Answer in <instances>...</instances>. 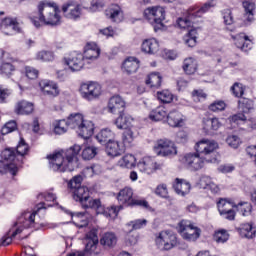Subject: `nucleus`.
I'll use <instances>...</instances> for the list:
<instances>
[{
	"label": "nucleus",
	"instance_id": "1",
	"mask_svg": "<svg viewBox=\"0 0 256 256\" xmlns=\"http://www.w3.org/2000/svg\"><path fill=\"white\" fill-rule=\"evenodd\" d=\"M81 151V146L75 144L66 151L61 150L47 156L49 167L52 171L65 173V171H75V159Z\"/></svg>",
	"mask_w": 256,
	"mask_h": 256
},
{
	"label": "nucleus",
	"instance_id": "2",
	"mask_svg": "<svg viewBox=\"0 0 256 256\" xmlns=\"http://www.w3.org/2000/svg\"><path fill=\"white\" fill-rule=\"evenodd\" d=\"M38 17H31L30 20L34 27L39 29L41 25L57 27L61 25V16L59 15V6L57 3L48 0H42L38 3Z\"/></svg>",
	"mask_w": 256,
	"mask_h": 256
},
{
	"label": "nucleus",
	"instance_id": "3",
	"mask_svg": "<svg viewBox=\"0 0 256 256\" xmlns=\"http://www.w3.org/2000/svg\"><path fill=\"white\" fill-rule=\"evenodd\" d=\"M41 209H47V206L44 202H41L39 204H37L36 206V210L31 212H24L17 220V222L15 223V226L18 225V227L16 228V230H14L11 234V230L8 232V237H4L2 239L1 245L3 247H7V245H11L13 238L17 237V235H19V233L23 232V229H29L31 227H35V217L37 215V213H39V211H41Z\"/></svg>",
	"mask_w": 256,
	"mask_h": 256
},
{
	"label": "nucleus",
	"instance_id": "4",
	"mask_svg": "<svg viewBox=\"0 0 256 256\" xmlns=\"http://www.w3.org/2000/svg\"><path fill=\"white\" fill-rule=\"evenodd\" d=\"M72 197L74 201H79L83 209H97L99 213L103 212L101 200L92 199L89 193V188L81 186L80 188L72 190Z\"/></svg>",
	"mask_w": 256,
	"mask_h": 256
},
{
	"label": "nucleus",
	"instance_id": "5",
	"mask_svg": "<svg viewBox=\"0 0 256 256\" xmlns=\"http://www.w3.org/2000/svg\"><path fill=\"white\" fill-rule=\"evenodd\" d=\"M0 160V173L1 175H5L6 173H10V175H17V171H19V164L17 161V153L13 148H5L1 152Z\"/></svg>",
	"mask_w": 256,
	"mask_h": 256
},
{
	"label": "nucleus",
	"instance_id": "6",
	"mask_svg": "<svg viewBox=\"0 0 256 256\" xmlns=\"http://www.w3.org/2000/svg\"><path fill=\"white\" fill-rule=\"evenodd\" d=\"M197 17L192 10L189 11L187 18H178L177 26L180 29H188V33L184 36L183 41L188 47H195L197 45V28L193 27V19Z\"/></svg>",
	"mask_w": 256,
	"mask_h": 256
},
{
	"label": "nucleus",
	"instance_id": "7",
	"mask_svg": "<svg viewBox=\"0 0 256 256\" xmlns=\"http://www.w3.org/2000/svg\"><path fill=\"white\" fill-rule=\"evenodd\" d=\"M196 153L200 155L206 163H215L217 158L215 157L216 149H219V143L215 140L202 139L196 143Z\"/></svg>",
	"mask_w": 256,
	"mask_h": 256
},
{
	"label": "nucleus",
	"instance_id": "8",
	"mask_svg": "<svg viewBox=\"0 0 256 256\" xmlns=\"http://www.w3.org/2000/svg\"><path fill=\"white\" fill-rule=\"evenodd\" d=\"M144 17L152 25L155 32L161 31L165 27V8L152 6L144 10Z\"/></svg>",
	"mask_w": 256,
	"mask_h": 256
},
{
	"label": "nucleus",
	"instance_id": "9",
	"mask_svg": "<svg viewBox=\"0 0 256 256\" xmlns=\"http://www.w3.org/2000/svg\"><path fill=\"white\" fill-rule=\"evenodd\" d=\"M79 93L85 101H95L101 97L103 90L98 82L88 81L80 85Z\"/></svg>",
	"mask_w": 256,
	"mask_h": 256
},
{
	"label": "nucleus",
	"instance_id": "10",
	"mask_svg": "<svg viewBox=\"0 0 256 256\" xmlns=\"http://www.w3.org/2000/svg\"><path fill=\"white\" fill-rule=\"evenodd\" d=\"M178 244L177 235L173 234V232L162 231L156 237V247H158L160 251H171V249H175V246Z\"/></svg>",
	"mask_w": 256,
	"mask_h": 256
},
{
	"label": "nucleus",
	"instance_id": "11",
	"mask_svg": "<svg viewBox=\"0 0 256 256\" xmlns=\"http://www.w3.org/2000/svg\"><path fill=\"white\" fill-rule=\"evenodd\" d=\"M179 233L186 241H197L201 237V229L189 220L179 222Z\"/></svg>",
	"mask_w": 256,
	"mask_h": 256
},
{
	"label": "nucleus",
	"instance_id": "12",
	"mask_svg": "<svg viewBox=\"0 0 256 256\" xmlns=\"http://www.w3.org/2000/svg\"><path fill=\"white\" fill-rule=\"evenodd\" d=\"M154 151L160 157H173L177 155V147L171 140L167 139L158 140L154 146Z\"/></svg>",
	"mask_w": 256,
	"mask_h": 256
},
{
	"label": "nucleus",
	"instance_id": "13",
	"mask_svg": "<svg viewBox=\"0 0 256 256\" xmlns=\"http://www.w3.org/2000/svg\"><path fill=\"white\" fill-rule=\"evenodd\" d=\"M182 162L190 171H199L200 169H203L205 165V159H203L197 152L186 154L183 157Z\"/></svg>",
	"mask_w": 256,
	"mask_h": 256
},
{
	"label": "nucleus",
	"instance_id": "14",
	"mask_svg": "<svg viewBox=\"0 0 256 256\" xmlns=\"http://www.w3.org/2000/svg\"><path fill=\"white\" fill-rule=\"evenodd\" d=\"M64 63L67 65L70 69V71H81L83 67H85V57H83V54L73 52L68 57L64 58Z\"/></svg>",
	"mask_w": 256,
	"mask_h": 256
},
{
	"label": "nucleus",
	"instance_id": "15",
	"mask_svg": "<svg viewBox=\"0 0 256 256\" xmlns=\"http://www.w3.org/2000/svg\"><path fill=\"white\" fill-rule=\"evenodd\" d=\"M62 13L66 19L77 21L81 17V6L74 1H68L62 5Z\"/></svg>",
	"mask_w": 256,
	"mask_h": 256
},
{
	"label": "nucleus",
	"instance_id": "16",
	"mask_svg": "<svg viewBox=\"0 0 256 256\" xmlns=\"http://www.w3.org/2000/svg\"><path fill=\"white\" fill-rule=\"evenodd\" d=\"M85 253L86 255H99L97 251V244L99 243V237L97 236V230L92 229L86 234L85 238Z\"/></svg>",
	"mask_w": 256,
	"mask_h": 256
},
{
	"label": "nucleus",
	"instance_id": "17",
	"mask_svg": "<svg viewBox=\"0 0 256 256\" xmlns=\"http://www.w3.org/2000/svg\"><path fill=\"white\" fill-rule=\"evenodd\" d=\"M138 169L142 173H147V175H151V173H155L157 169H161V165L157 164V161L152 157H144L137 164Z\"/></svg>",
	"mask_w": 256,
	"mask_h": 256
},
{
	"label": "nucleus",
	"instance_id": "18",
	"mask_svg": "<svg viewBox=\"0 0 256 256\" xmlns=\"http://www.w3.org/2000/svg\"><path fill=\"white\" fill-rule=\"evenodd\" d=\"M84 61L89 65L93 61H97L101 55V49L95 43H88L84 48Z\"/></svg>",
	"mask_w": 256,
	"mask_h": 256
},
{
	"label": "nucleus",
	"instance_id": "19",
	"mask_svg": "<svg viewBox=\"0 0 256 256\" xmlns=\"http://www.w3.org/2000/svg\"><path fill=\"white\" fill-rule=\"evenodd\" d=\"M39 87L43 95H47L48 97L59 96V86L51 80H41L39 82Z\"/></svg>",
	"mask_w": 256,
	"mask_h": 256
},
{
	"label": "nucleus",
	"instance_id": "20",
	"mask_svg": "<svg viewBox=\"0 0 256 256\" xmlns=\"http://www.w3.org/2000/svg\"><path fill=\"white\" fill-rule=\"evenodd\" d=\"M108 111L114 115H121L125 111V100L121 96H112L108 102Z\"/></svg>",
	"mask_w": 256,
	"mask_h": 256
},
{
	"label": "nucleus",
	"instance_id": "21",
	"mask_svg": "<svg viewBox=\"0 0 256 256\" xmlns=\"http://www.w3.org/2000/svg\"><path fill=\"white\" fill-rule=\"evenodd\" d=\"M232 39H234L236 47L241 49L242 51H249L253 48V41L249 39V36L244 33H240L236 36L232 35Z\"/></svg>",
	"mask_w": 256,
	"mask_h": 256
},
{
	"label": "nucleus",
	"instance_id": "22",
	"mask_svg": "<svg viewBox=\"0 0 256 256\" xmlns=\"http://www.w3.org/2000/svg\"><path fill=\"white\" fill-rule=\"evenodd\" d=\"M95 132V124L91 120H85L82 122V124L79 126L78 130H76V133L83 139H89V137L93 136V133Z\"/></svg>",
	"mask_w": 256,
	"mask_h": 256
},
{
	"label": "nucleus",
	"instance_id": "23",
	"mask_svg": "<svg viewBox=\"0 0 256 256\" xmlns=\"http://www.w3.org/2000/svg\"><path fill=\"white\" fill-rule=\"evenodd\" d=\"M2 30L5 33V35H13L14 33H19V22H17V19L15 18H5L2 20Z\"/></svg>",
	"mask_w": 256,
	"mask_h": 256
},
{
	"label": "nucleus",
	"instance_id": "24",
	"mask_svg": "<svg viewBox=\"0 0 256 256\" xmlns=\"http://www.w3.org/2000/svg\"><path fill=\"white\" fill-rule=\"evenodd\" d=\"M117 199L121 205H135V200L133 199V189L125 187L118 193Z\"/></svg>",
	"mask_w": 256,
	"mask_h": 256
},
{
	"label": "nucleus",
	"instance_id": "25",
	"mask_svg": "<svg viewBox=\"0 0 256 256\" xmlns=\"http://www.w3.org/2000/svg\"><path fill=\"white\" fill-rule=\"evenodd\" d=\"M173 187L177 195H181L182 197H185L191 191V184L185 179L176 178Z\"/></svg>",
	"mask_w": 256,
	"mask_h": 256
},
{
	"label": "nucleus",
	"instance_id": "26",
	"mask_svg": "<svg viewBox=\"0 0 256 256\" xmlns=\"http://www.w3.org/2000/svg\"><path fill=\"white\" fill-rule=\"evenodd\" d=\"M240 237L244 239H253L256 235V228L251 223L241 224L240 227L236 228Z\"/></svg>",
	"mask_w": 256,
	"mask_h": 256
},
{
	"label": "nucleus",
	"instance_id": "27",
	"mask_svg": "<svg viewBox=\"0 0 256 256\" xmlns=\"http://www.w3.org/2000/svg\"><path fill=\"white\" fill-rule=\"evenodd\" d=\"M166 121L170 127H183V114L177 110L170 111Z\"/></svg>",
	"mask_w": 256,
	"mask_h": 256
},
{
	"label": "nucleus",
	"instance_id": "28",
	"mask_svg": "<svg viewBox=\"0 0 256 256\" xmlns=\"http://www.w3.org/2000/svg\"><path fill=\"white\" fill-rule=\"evenodd\" d=\"M142 51L148 55H155L159 51V42L155 38L144 40L142 43Z\"/></svg>",
	"mask_w": 256,
	"mask_h": 256
},
{
	"label": "nucleus",
	"instance_id": "29",
	"mask_svg": "<svg viewBox=\"0 0 256 256\" xmlns=\"http://www.w3.org/2000/svg\"><path fill=\"white\" fill-rule=\"evenodd\" d=\"M33 103L22 100L16 103L15 114L16 115H31L33 113Z\"/></svg>",
	"mask_w": 256,
	"mask_h": 256
},
{
	"label": "nucleus",
	"instance_id": "30",
	"mask_svg": "<svg viewBox=\"0 0 256 256\" xmlns=\"http://www.w3.org/2000/svg\"><path fill=\"white\" fill-rule=\"evenodd\" d=\"M108 19H111L114 23H121L123 19V11L117 4H113L106 12Z\"/></svg>",
	"mask_w": 256,
	"mask_h": 256
},
{
	"label": "nucleus",
	"instance_id": "31",
	"mask_svg": "<svg viewBox=\"0 0 256 256\" xmlns=\"http://www.w3.org/2000/svg\"><path fill=\"white\" fill-rule=\"evenodd\" d=\"M85 121V117L81 113H72L67 118V125L70 127V129H76L78 130L81 125H83V122Z\"/></svg>",
	"mask_w": 256,
	"mask_h": 256
},
{
	"label": "nucleus",
	"instance_id": "32",
	"mask_svg": "<svg viewBox=\"0 0 256 256\" xmlns=\"http://www.w3.org/2000/svg\"><path fill=\"white\" fill-rule=\"evenodd\" d=\"M106 153L108 157H119L121 155V144L117 140H110L106 143Z\"/></svg>",
	"mask_w": 256,
	"mask_h": 256
},
{
	"label": "nucleus",
	"instance_id": "33",
	"mask_svg": "<svg viewBox=\"0 0 256 256\" xmlns=\"http://www.w3.org/2000/svg\"><path fill=\"white\" fill-rule=\"evenodd\" d=\"M167 108L165 106H159L156 109L152 110L151 113L149 114V119L152 121H167Z\"/></svg>",
	"mask_w": 256,
	"mask_h": 256
},
{
	"label": "nucleus",
	"instance_id": "34",
	"mask_svg": "<svg viewBox=\"0 0 256 256\" xmlns=\"http://www.w3.org/2000/svg\"><path fill=\"white\" fill-rule=\"evenodd\" d=\"M123 69L126 71V73H128V75L137 73V69H139L138 59L135 57L127 58L123 63Z\"/></svg>",
	"mask_w": 256,
	"mask_h": 256
},
{
	"label": "nucleus",
	"instance_id": "35",
	"mask_svg": "<svg viewBox=\"0 0 256 256\" xmlns=\"http://www.w3.org/2000/svg\"><path fill=\"white\" fill-rule=\"evenodd\" d=\"M135 137H137V128L135 126H131L129 129L124 130L122 134V141L126 147H129L133 141H135Z\"/></svg>",
	"mask_w": 256,
	"mask_h": 256
},
{
	"label": "nucleus",
	"instance_id": "36",
	"mask_svg": "<svg viewBox=\"0 0 256 256\" xmlns=\"http://www.w3.org/2000/svg\"><path fill=\"white\" fill-rule=\"evenodd\" d=\"M244 9H245V17H246V21H245V25H251V23H253L254 21V17H253V11H255V3L250 2L249 0H244L242 3Z\"/></svg>",
	"mask_w": 256,
	"mask_h": 256
},
{
	"label": "nucleus",
	"instance_id": "37",
	"mask_svg": "<svg viewBox=\"0 0 256 256\" xmlns=\"http://www.w3.org/2000/svg\"><path fill=\"white\" fill-rule=\"evenodd\" d=\"M100 244L103 247H115L117 245V235L113 232L104 233L100 239Z\"/></svg>",
	"mask_w": 256,
	"mask_h": 256
},
{
	"label": "nucleus",
	"instance_id": "38",
	"mask_svg": "<svg viewBox=\"0 0 256 256\" xmlns=\"http://www.w3.org/2000/svg\"><path fill=\"white\" fill-rule=\"evenodd\" d=\"M197 67V60H195V58L189 57L184 59L182 68L186 75H194L197 71Z\"/></svg>",
	"mask_w": 256,
	"mask_h": 256
},
{
	"label": "nucleus",
	"instance_id": "39",
	"mask_svg": "<svg viewBox=\"0 0 256 256\" xmlns=\"http://www.w3.org/2000/svg\"><path fill=\"white\" fill-rule=\"evenodd\" d=\"M133 117L124 116L123 113L116 119L115 124L118 129H131L133 127Z\"/></svg>",
	"mask_w": 256,
	"mask_h": 256
},
{
	"label": "nucleus",
	"instance_id": "40",
	"mask_svg": "<svg viewBox=\"0 0 256 256\" xmlns=\"http://www.w3.org/2000/svg\"><path fill=\"white\" fill-rule=\"evenodd\" d=\"M136 163L137 159L133 154H126L118 161L119 167H122L123 169H133Z\"/></svg>",
	"mask_w": 256,
	"mask_h": 256
},
{
	"label": "nucleus",
	"instance_id": "41",
	"mask_svg": "<svg viewBox=\"0 0 256 256\" xmlns=\"http://www.w3.org/2000/svg\"><path fill=\"white\" fill-rule=\"evenodd\" d=\"M162 81L163 77H161L159 72H152L146 80V85H150V87L153 89H159V87H161Z\"/></svg>",
	"mask_w": 256,
	"mask_h": 256
},
{
	"label": "nucleus",
	"instance_id": "42",
	"mask_svg": "<svg viewBox=\"0 0 256 256\" xmlns=\"http://www.w3.org/2000/svg\"><path fill=\"white\" fill-rule=\"evenodd\" d=\"M113 137H115V132L109 128L102 129L97 135L96 139L100 143H109V141H113Z\"/></svg>",
	"mask_w": 256,
	"mask_h": 256
},
{
	"label": "nucleus",
	"instance_id": "43",
	"mask_svg": "<svg viewBox=\"0 0 256 256\" xmlns=\"http://www.w3.org/2000/svg\"><path fill=\"white\" fill-rule=\"evenodd\" d=\"M36 59L44 63H51V61H55V53L53 51L42 50L36 54Z\"/></svg>",
	"mask_w": 256,
	"mask_h": 256
},
{
	"label": "nucleus",
	"instance_id": "44",
	"mask_svg": "<svg viewBox=\"0 0 256 256\" xmlns=\"http://www.w3.org/2000/svg\"><path fill=\"white\" fill-rule=\"evenodd\" d=\"M101 207H102V212H99L97 208H93V211H95L97 215H105V217H117L119 213V210H117V207L115 206L105 209V206L101 204Z\"/></svg>",
	"mask_w": 256,
	"mask_h": 256
},
{
	"label": "nucleus",
	"instance_id": "45",
	"mask_svg": "<svg viewBox=\"0 0 256 256\" xmlns=\"http://www.w3.org/2000/svg\"><path fill=\"white\" fill-rule=\"evenodd\" d=\"M27 151H29V146L25 143V140L21 139L16 147L17 161H21V159L27 155Z\"/></svg>",
	"mask_w": 256,
	"mask_h": 256
},
{
	"label": "nucleus",
	"instance_id": "46",
	"mask_svg": "<svg viewBox=\"0 0 256 256\" xmlns=\"http://www.w3.org/2000/svg\"><path fill=\"white\" fill-rule=\"evenodd\" d=\"M213 239L216 243H227L229 241V232L225 229L217 230L213 235Z\"/></svg>",
	"mask_w": 256,
	"mask_h": 256
},
{
	"label": "nucleus",
	"instance_id": "47",
	"mask_svg": "<svg viewBox=\"0 0 256 256\" xmlns=\"http://www.w3.org/2000/svg\"><path fill=\"white\" fill-rule=\"evenodd\" d=\"M238 107L243 113H249V111L253 110V100L249 98H240Z\"/></svg>",
	"mask_w": 256,
	"mask_h": 256
},
{
	"label": "nucleus",
	"instance_id": "48",
	"mask_svg": "<svg viewBox=\"0 0 256 256\" xmlns=\"http://www.w3.org/2000/svg\"><path fill=\"white\" fill-rule=\"evenodd\" d=\"M230 91H232V94L234 95V97H237L238 99H242L243 95H245V86H243L239 82H236L231 86Z\"/></svg>",
	"mask_w": 256,
	"mask_h": 256
},
{
	"label": "nucleus",
	"instance_id": "49",
	"mask_svg": "<svg viewBox=\"0 0 256 256\" xmlns=\"http://www.w3.org/2000/svg\"><path fill=\"white\" fill-rule=\"evenodd\" d=\"M97 155V148L95 146H87L82 151V158L85 161H91Z\"/></svg>",
	"mask_w": 256,
	"mask_h": 256
},
{
	"label": "nucleus",
	"instance_id": "50",
	"mask_svg": "<svg viewBox=\"0 0 256 256\" xmlns=\"http://www.w3.org/2000/svg\"><path fill=\"white\" fill-rule=\"evenodd\" d=\"M205 125L206 131H209L210 129L212 131H218L223 124L218 120V118H211L205 121Z\"/></svg>",
	"mask_w": 256,
	"mask_h": 256
},
{
	"label": "nucleus",
	"instance_id": "51",
	"mask_svg": "<svg viewBox=\"0 0 256 256\" xmlns=\"http://www.w3.org/2000/svg\"><path fill=\"white\" fill-rule=\"evenodd\" d=\"M217 207H218L219 213H227V211H231L233 209V204L227 201V199L221 198L217 202Z\"/></svg>",
	"mask_w": 256,
	"mask_h": 256
},
{
	"label": "nucleus",
	"instance_id": "52",
	"mask_svg": "<svg viewBox=\"0 0 256 256\" xmlns=\"http://www.w3.org/2000/svg\"><path fill=\"white\" fill-rule=\"evenodd\" d=\"M227 107V104L223 100H218L213 103H211L208 106L209 111H212V113H220V111H225Z\"/></svg>",
	"mask_w": 256,
	"mask_h": 256
},
{
	"label": "nucleus",
	"instance_id": "53",
	"mask_svg": "<svg viewBox=\"0 0 256 256\" xmlns=\"http://www.w3.org/2000/svg\"><path fill=\"white\" fill-rule=\"evenodd\" d=\"M68 127L67 120H59L54 126V133L56 135H63V133H67Z\"/></svg>",
	"mask_w": 256,
	"mask_h": 256
},
{
	"label": "nucleus",
	"instance_id": "54",
	"mask_svg": "<svg viewBox=\"0 0 256 256\" xmlns=\"http://www.w3.org/2000/svg\"><path fill=\"white\" fill-rule=\"evenodd\" d=\"M17 130V122L11 120L7 122L1 129L2 135H9V133H13V131Z\"/></svg>",
	"mask_w": 256,
	"mask_h": 256
},
{
	"label": "nucleus",
	"instance_id": "55",
	"mask_svg": "<svg viewBox=\"0 0 256 256\" xmlns=\"http://www.w3.org/2000/svg\"><path fill=\"white\" fill-rule=\"evenodd\" d=\"M157 97L162 103H171V101H173V94L169 92V90L158 92Z\"/></svg>",
	"mask_w": 256,
	"mask_h": 256
},
{
	"label": "nucleus",
	"instance_id": "56",
	"mask_svg": "<svg viewBox=\"0 0 256 256\" xmlns=\"http://www.w3.org/2000/svg\"><path fill=\"white\" fill-rule=\"evenodd\" d=\"M215 0H210V2L205 3L201 8L198 10H192L194 13L195 17H201V13H207L211 7H215V4L213 3Z\"/></svg>",
	"mask_w": 256,
	"mask_h": 256
},
{
	"label": "nucleus",
	"instance_id": "57",
	"mask_svg": "<svg viewBox=\"0 0 256 256\" xmlns=\"http://www.w3.org/2000/svg\"><path fill=\"white\" fill-rule=\"evenodd\" d=\"M82 181H83V177L74 176L68 183V187H70L71 191H75V189H79L80 187H82L81 186Z\"/></svg>",
	"mask_w": 256,
	"mask_h": 256
},
{
	"label": "nucleus",
	"instance_id": "58",
	"mask_svg": "<svg viewBox=\"0 0 256 256\" xmlns=\"http://www.w3.org/2000/svg\"><path fill=\"white\" fill-rule=\"evenodd\" d=\"M15 71V67L11 65V63H3L0 66V75H5L6 77H9L11 73Z\"/></svg>",
	"mask_w": 256,
	"mask_h": 256
},
{
	"label": "nucleus",
	"instance_id": "59",
	"mask_svg": "<svg viewBox=\"0 0 256 256\" xmlns=\"http://www.w3.org/2000/svg\"><path fill=\"white\" fill-rule=\"evenodd\" d=\"M13 93L11 89L0 85V103H6L9 96Z\"/></svg>",
	"mask_w": 256,
	"mask_h": 256
},
{
	"label": "nucleus",
	"instance_id": "60",
	"mask_svg": "<svg viewBox=\"0 0 256 256\" xmlns=\"http://www.w3.org/2000/svg\"><path fill=\"white\" fill-rule=\"evenodd\" d=\"M226 143L233 149H237L241 145V139H239V136L232 135L227 138Z\"/></svg>",
	"mask_w": 256,
	"mask_h": 256
},
{
	"label": "nucleus",
	"instance_id": "61",
	"mask_svg": "<svg viewBox=\"0 0 256 256\" xmlns=\"http://www.w3.org/2000/svg\"><path fill=\"white\" fill-rule=\"evenodd\" d=\"M210 183H211V177L202 176L196 185L199 189H208Z\"/></svg>",
	"mask_w": 256,
	"mask_h": 256
},
{
	"label": "nucleus",
	"instance_id": "62",
	"mask_svg": "<svg viewBox=\"0 0 256 256\" xmlns=\"http://www.w3.org/2000/svg\"><path fill=\"white\" fill-rule=\"evenodd\" d=\"M25 71L28 79H37L39 77V71L31 66L26 67Z\"/></svg>",
	"mask_w": 256,
	"mask_h": 256
},
{
	"label": "nucleus",
	"instance_id": "63",
	"mask_svg": "<svg viewBox=\"0 0 256 256\" xmlns=\"http://www.w3.org/2000/svg\"><path fill=\"white\" fill-rule=\"evenodd\" d=\"M225 25H233V14L230 9H226L222 13Z\"/></svg>",
	"mask_w": 256,
	"mask_h": 256
},
{
	"label": "nucleus",
	"instance_id": "64",
	"mask_svg": "<svg viewBox=\"0 0 256 256\" xmlns=\"http://www.w3.org/2000/svg\"><path fill=\"white\" fill-rule=\"evenodd\" d=\"M155 193L159 197H167L168 191H167V185L166 184H160L156 187Z\"/></svg>",
	"mask_w": 256,
	"mask_h": 256
}]
</instances>
